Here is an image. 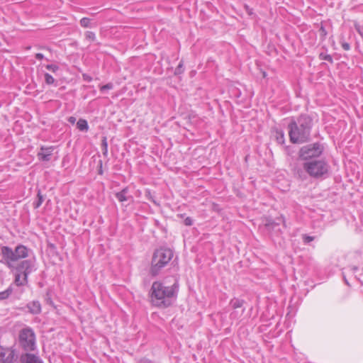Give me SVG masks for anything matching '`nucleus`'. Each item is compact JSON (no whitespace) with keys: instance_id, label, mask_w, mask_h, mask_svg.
Segmentation results:
<instances>
[{"instance_id":"f257e3e1","label":"nucleus","mask_w":363,"mask_h":363,"mask_svg":"<svg viewBox=\"0 0 363 363\" xmlns=\"http://www.w3.org/2000/svg\"><path fill=\"white\" fill-rule=\"evenodd\" d=\"M177 288V282L172 286H167L160 281H154L150 291L151 303L161 308L170 306L176 299Z\"/></svg>"},{"instance_id":"f03ea898","label":"nucleus","mask_w":363,"mask_h":363,"mask_svg":"<svg viewBox=\"0 0 363 363\" xmlns=\"http://www.w3.org/2000/svg\"><path fill=\"white\" fill-rule=\"evenodd\" d=\"M313 120L307 115H301L296 121L293 120L289 125L290 141L294 143H303L310 140Z\"/></svg>"},{"instance_id":"7ed1b4c3","label":"nucleus","mask_w":363,"mask_h":363,"mask_svg":"<svg viewBox=\"0 0 363 363\" xmlns=\"http://www.w3.org/2000/svg\"><path fill=\"white\" fill-rule=\"evenodd\" d=\"M30 250L23 245H18L13 250L10 247L3 246L1 248V253L4 259V263L9 268H13L14 264L21 259L28 257Z\"/></svg>"},{"instance_id":"20e7f679","label":"nucleus","mask_w":363,"mask_h":363,"mask_svg":"<svg viewBox=\"0 0 363 363\" xmlns=\"http://www.w3.org/2000/svg\"><path fill=\"white\" fill-rule=\"evenodd\" d=\"M173 252L168 248H160L156 250L152 255L150 274L156 276L162 268L165 267L172 259Z\"/></svg>"},{"instance_id":"39448f33","label":"nucleus","mask_w":363,"mask_h":363,"mask_svg":"<svg viewBox=\"0 0 363 363\" xmlns=\"http://www.w3.org/2000/svg\"><path fill=\"white\" fill-rule=\"evenodd\" d=\"M303 168L309 176L318 179L328 174L330 166L325 160H311L304 162Z\"/></svg>"},{"instance_id":"423d86ee","label":"nucleus","mask_w":363,"mask_h":363,"mask_svg":"<svg viewBox=\"0 0 363 363\" xmlns=\"http://www.w3.org/2000/svg\"><path fill=\"white\" fill-rule=\"evenodd\" d=\"M18 343L25 352H33L36 349V338L33 330L25 327L19 331Z\"/></svg>"},{"instance_id":"0eeeda50","label":"nucleus","mask_w":363,"mask_h":363,"mask_svg":"<svg viewBox=\"0 0 363 363\" xmlns=\"http://www.w3.org/2000/svg\"><path fill=\"white\" fill-rule=\"evenodd\" d=\"M323 152V146L319 143L303 146L298 152V157L302 160H311L318 157Z\"/></svg>"},{"instance_id":"6e6552de","label":"nucleus","mask_w":363,"mask_h":363,"mask_svg":"<svg viewBox=\"0 0 363 363\" xmlns=\"http://www.w3.org/2000/svg\"><path fill=\"white\" fill-rule=\"evenodd\" d=\"M17 358L18 356L14 349L0 345V363H13Z\"/></svg>"},{"instance_id":"1a4fd4ad","label":"nucleus","mask_w":363,"mask_h":363,"mask_svg":"<svg viewBox=\"0 0 363 363\" xmlns=\"http://www.w3.org/2000/svg\"><path fill=\"white\" fill-rule=\"evenodd\" d=\"M32 267L33 264L31 261L23 260L18 264L16 267V270L17 272L22 274L24 281H27L28 276L32 272Z\"/></svg>"},{"instance_id":"9d476101","label":"nucleus","mask_w":363,"mask_h":363,"mask_svg":"<svg viewBox=\"0 0 363 363\" xmlns=\"http://www.w3.org/2000/svg\"><path fill=\"white\" fill-rule=\"evenodd\" d=\"M31 352H26L20 355L19 360L21 363H44L40 357Z\"/></svg>"},{"instance_id":"9b49d317","label":"nucleus","mask_w":363,"mask_h":363,"mask_svg":"<svg viewBox=\"0 0 363 363\" xmlns=\"http://www.w3.org/2000/svg\"><path fill=\"white\" fill-rule=\"evenodd\" d=\"M54 146L44 147L42 146L40 147V151L38 152V157L40 160L43 162H48L51 160V156L52 155V152L55 150Z\"/></svg>"},{"instance_id":"f8f14e48","label":"nucleus","mask_w":363,"mask_h":363,"mask_svg":"<svg viewBox=\"0 0 363 363\" xmlns=\"http://www.w3.org/2000/svg\"><path fill=\"white\" fill-rule=\"evenodd\" d=\"M244 303V301L239 298H233L230 302V305L232 307L233 309L236 310L237 308H242ZM230 318L235 319L238 318V311H234L230 313Z\"/></svg>"},{"instance_id":"ddd939ff","label":"nucleus","mask_w":363,"mask_h":363,"mask_svg":"<svg viewBox=\"0 0 363 363\" xmlns=\"http://www.w3.org/2000/svg\"><path fill=\"white\" fill-rule=\"evenodd\" d=\"M28 312L33 315H37L41 313V305L38 301H33L26 305Z\"/></svg>"},{"instance_id":"4468645a","label":"nucleus","mask_w":363,"mask_h":363,"mask_svg":"<svg viewBox=\"0 0 363 363\" xmlns=\"http://www.w3.org/2000/svg\"><path fill=\"white\" fill-rule=\"evenodd\" d=\"M128 188L125 187L121 191L116 193V198L121 203L124 201H127L129 200H133V197L128 194Z\"/></svg>"},{"instance_id":"2eb2a0df","label":"nucleus","mask_w":363,"mask_h":363,"mask_svg":"<svg viewBox=\"0 0 363 363\" xmlns=\"http://www.w3.org/2000/svg\"><path fill=\"white\" fill-rule=\"evenodd\" d=\"M281 223L285 226L284 219L283 217L277 218L276 220H268L265 225L268 229L275 230L276 227Z\"/></svg>"},{"instance_id":"dca6fc26","label":"nucleus","mask_w":363,"mask_h":363,"mask_svg":"<svg viewBox=\"0 0 363 363\" xmlns=\"http://www.w3.org/2000/svg\"><path fill=\"white\" fill-rule=\"evenodd\" d=\"M77 128L81 131H87L89 129L88 123L86 120L80 118L77 123Z\"/></svg>"},{"instance_id":"f3484780","label":"nucleus","mask_w":363,"mask_h":363,"mask_svg":"<svg viewBox=\"0 0 363 363\" xmlns=\"http://www.w3.org/2000/svg\"><path fill=\"white\" fill-rule=\"evenodd\" d=\"M44 201V196L41 194L40 191L38 190L37 194V200L33 203V208H38Z\"/></svg>"},{"instance_id":"a211bd4d","label":"nucleus","mask_w":363,"mask_h":363,"mask_svg":"<svg viewBox=\"0 0 363 363\" xmlns=\"http://www.w3.org/2000/svg\"><path fill=\"white\" fill-rule=\"evenodd\" d=\"M101 150H102L103 155L106 157L108 156V143H107L106 137H103V138H102Z\"/></svg>"},{"instance_id":"6ab92c4d","label":"nucleus","mask_w":363,"mask_h":363,"mask_svg":"<svg viewBox=\"0 0 363 363\" xmlns=\"http://www.w3.org/2000/svg\"><path fill=\"white\" fill-rule=\"evenodd\" d=\"M22 275H23L22 274L17 272V274L15 276V284L17 286H23L27 282V281H25L23 279H21Z\"/></svg>"},{"instance_id":"aec40b11","label":"nucleus","mask_w":363,"mask_h":363,"mask_svg":"<svg viewBox=\"0 0 363 363\" xmlns=\"http://www.w3.org/2000/svg\"><path fill=\"white\" fill-rule=\"evenodd\" d=\"M12 293L11 287H9L6 290L0 292V300L7 298Z\"/></svg>"},{"instance_id":"412c9836","label":"nucleus","mask_w":363,"mask_h":363,"mask_svg":"<svg viewBox=\"0 0 363 363\" xmlns=\"http://www.w3.org/2000/svg\"><path fill=\"white\" fill-rule=\"evenodd\" d=\"M183 66H184L183 61H181L179 62V64L178 65V66L177 67V68L175 69L174 74L179 75V74H182L184 71Z\"/></svg>"},{"instance_id":"4be33fe9","label":"nucleus","mask_w":363,"mask_h":363,"mask_svg":"<svg viewBox=\"0 0 363 363\" xmlns=\"http://www.w3.org/2000/svg\"><path fill=\"white\" fill-rule=\"evenodd\" d=\"M45 82L47 84L50 85V84H54L55 79L52 75H50L48 73H45Z\"/></svg>"},{"instance_id":"5701e85b","label":"nucleus","mask_w":363,"mask_h":363,"mask_svg":"<svg viewBox=\"0 0 363 363\" xmlns=\"http://www.w3.org/2000/svg\"><path fill=\"white\" fill-rule=\"evenodd\" d=\"M91 20L89 18H82L80 21V25L84 28L90 27Z\"/></svg>"},{"instance_id":"b1692460","label":"nucleus","mask_w":363,"mask_h":363,"mask_svg":"<svg viewBox=\"0 0 363 363\" xmlns=\"http://www.w3.org/2000/svg\"><path fill=\"white\" fill-rule=\"evenodd\" d=\"M85 36L89 41H94L96 38L95 33L91 31H86L85 33Z\"/></svg>"},{"instance_id":"393cba45","label":"nucleus","mask_w":363,"mask_h":363,"mask_svg":"<svg viewBox=\"0 0 363 363\" xmlns=\"http://www.w3.org/2000/svg\"><path fill=\"white\" fill-rule=\"evenodd\" d=\"M320 58L321 60H325L326 61H328L330 62H333V57L330 55H326L324 53L320 54Z\"/></svg>"},{"instance_id":"a878e982","label":"nucleus","mask_w":363,"mask_h":363,"mask_svg":"<svg viewBox=\"0 0 363 363\" xmlns=\"http://www.w3.org/2000/svg\"><path fill=\"white\" fill-rule=\"evenodd\" d=\"M45 67L47 69L50 70L52 72H55L59 69V67L56 65H47Z\"/></svg>"},{"instance_id":"bb28decb","label":"nucleus","mask_w":363,"mask_h":363,"mask_svg":"<svg viewBox=\"0 0 363 363\" xmlns=\"http://www.w3.org/2000/svg\"><path fill=\"white\" fill-rule=\"evenodd\" d=\"M145 196L151 201H152L154 203L157 204V205H159L156 201L154 199V197L152 195L151 192L150 190H147L145 191Z\"/></svg>"},{"instance_id":"cd10ccee","label":"nucleus","mask_w":363,"mask_h":363,"mask_svg":"<svg viewBox=\"0 0 363 363\" xmlns=\"http://www.w3.org/2000/svg\"><path fill=\"white\" fill-rule=\"evenodd\" d=\"M113 85L112 83H108L105 85L101 86L100 89L101 91H104L107 89H113Z\"/></svg>"},{"instance_id":"c85d7f7f","label":"nucleus","mask_w":363,"mask_h":363,"mask_svg":"<svg viewBox=\"0 0 363 363\" xmlns=\"http://www.w3.org/2000/svg\"><path fill=\"white\" fill-rule=\"evenodd\" d=\"M313 240H314V237L306 235H303V241L306 243L310 242L313 241Z\"/></svg>"},{"instance_id":"c756f323","label":"nucleus","mask_w":363,"mask_h":363,"mask_svg":"<svg viewBox=\"0 0 363 363\" xmlns=\"http://www.w3.org/2000/svg\"><path fill=\"white\" fill-rule=\"evenodd\" d=\"M184 223L187 226H190L193 224L192 219L190 217L186 218L184 220Z\"/></svg>"},{"instance_id":"7c9ffc66","label":"nucleus","mask_w":363,"mask_h":363,"mask_svg":"<svg viewBox=\"0 0 363 363\" xmlns=\"http://www.w3.org/2000/svg\"><path fill=\"white\" fill-rule=\"evenodd\" d=\"M84 80L86 82H91L92 80V77L86 74H83L82 75Z\"/></svg>"},{"instance_id":"2f4dec72","label":"nucleus","mask_w":363,"mask_h":363,"mask_svg":"<svg viewBox=\"0 0 363 363\" xmlns=\"http://www.w3.org/2000/svg\"><path fill=\"white\" fill-rule=\"evenodd\" d=\"M342 47L345 50H349L350 49V45L348 43H343Z\"/></svg>"},{"instance_id":"473e14b6","label":"nucleus","mask_w":363,"mask_h":363,"mask_svg":"<svg viewBox=\"0 0 363 363\" xmlns=\"http://www.w3.org/2000/svg\"><path fill=\"white\" fill-rule=\"evenodd\" d=\"M138 363H155L154 362L148 359H140Z\"/></svg>"},{"instance_id":"72a5a7b5","label":"nucleus","mask_w":363,"mask_h":363,"mask_svg":"<svg viewBox=\"0 0 363 363\" xmlns=\"http://www.w3.org/2000/svg\"><path fill=\"white\" fill-rule=\"evenodd\" d=\"M99 174H101H101H103V170H102V161H101V160H99Z\"/></svg>"},{"instance_id":"f704fd0d","label":"nucleus","mask_w":363,"mask_h":363,"mask_svg":"<svg viewBox=\"0 0 363 363\" xmlns=\"http://www.w3.org/2000/svg\"><path fill=\"white\" fill-rule=\"evenodd\" d=\"M35 58L40 60H43L44 58V55L42 54V53H37L35 55Z\"/></svg>"},{"instance_id":"c9c22d12","label":"nucleus","mask_w":363,"mask_h":363,"mask_svg":"<svg viewBox=\"0 0 363 363\" xmlns=\"http://www.w3.org/2000/svg\"><path fill=\"white\" fill-rule=\"evenodd\" d=\"M277 140L279 143L284 142V133H281L280 137H277Z\"/></svg>"},{"instance_id":"e433bc0d","label":"nucleus","mask_w":363,"mask_h":363,"mask_svg":"<svg viewBox=\"0 0 363 363\" xmlns=\"http://www.w3.org/2000/svg\"><path fill=\"white\" fill-rule=\"evenodd\" d=\"M69 121L70 123H74V121H75V118H74V117H70V118H69Z\"/></svg>"},{"instance_id":"4c0bfd02","label":"nucleus","mask_w":363,"mask_h":363,"mask_svg":"<svg viewBox=\"0 0 363 363\" xmlns=\"http://www.w3.org/2000/svg\"><path fill=\"white\" fill-rule=\"evenodd\" d=\"M351 269L353 272H356L358 270V267L357 266H352Z\"/></svg>"},{"instance_id":"58836bf2","label":"nucleus","mask_w":363,"mask_h":363,"mask_svg":"<svg viewBox=\"0 0 363 363\" xmlns=\"http://www.w3.org/2000/svg\"><path fill=\"white\" fill-rule=\"evenodd\" d=\"M344 280H345V284H346L347 285L350 286V284H349V282H348L347 279L345 277H344Z\"/></svg>"},{"instance_id":"ea45409f","label":"nucleus","mask_w":363,"mask_h":363,"mask_svg":"<svg viewBox=\"0 0 363 363\" xmlns=\"http://www.w3.org/2000/svg\"><path fill=\"white\" fill-rule=\"evenodd\" d=\"M244 311H245V308H242L241 311V315L244 313Z\"/></svg>"},{"instance_id":"a19ab883","label":"nucleus","mask_w":363,"mask_h":363,"mask_svg":"<svg viewBox=\"0 0 363 363\" xmlns=\"http://www.w3.org/2000/svg\"><path fill=\"white\" fill-rule=\"evenodd\" d=\"M1 45V43H0V46Z\"/></svg>"}]
</instances>
